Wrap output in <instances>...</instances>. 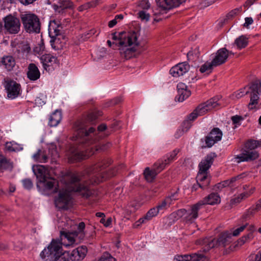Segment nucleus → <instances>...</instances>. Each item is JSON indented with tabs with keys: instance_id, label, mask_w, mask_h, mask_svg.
<instances>
[{
	"instance_id": "1",
	"label": "nucleus",
	"mask_w": 261,
	"mask_h": 261,
	"mask_svg": "<svg viewBox=\"0 0 261 261\" xmlns=\"http://www.w3.org/2000/svg\"><path fill=\"white\" fill-rule=\"evenodd\" d=\"M101 115V112L97 111L91 112L86 117L77 120L73 124L74 135L79 144L89 146L99 141L101 137L99 134L108 130L106 136L110 134L107 126L105 123L100 124L96 130L93 126L98 117Z\"/></svg>"
},
{
	"instance_id": "2",
	"label": "nucleus",
	"mask_w": 261,
	"mask_h": 261,
	"mask_svg": "<svg viewBox=\"0 0 261 261\" xmlns=\"http://www.w3.org/2000/svg\"><path fill=\"white\" fill-rule=\"evenodd\" d=\"M231 234L227 232L221 233L217 239L212 237H205L197 240V261H209L208 258L202 253H207L211 249L219 246L225 247L231 242Z\"/></svg>"
},
{
	"instance_id": "3",
	"label": "nucleus",
	"mask_w": 261,
	"mask_h": 261,
	"mask_svg": "<svg viewBox=\"0 0 261 261\" xmlns=\"http://www.w3.org/2000/svg\"><path fill=\"white\" fill-rule=\"evenodd\" d=\"M111 164V160H106L105 159L92 167L89 170L91 176L89 184L92 185L98 184L107 179L116 175L118 170L117 168L110 169L106 172H99Z\"/></svg>"
},
{
	"instance_id": "4",
	"label": "nucleus",
	"mask_w": 261,
	"mask_h": 261,
	"mask_svg": "<svg viewBox=\"0 0 261 261\" xmlns=\"http://www.w3.org/2000/svg\"><path fill=\"white\" fill-rule=\"evenodd\" d=\"M217 155L215 152H211L203 159L199 164V171L197 174L199 182L197 180V185L202 189L207 188L210 184L211 179L208 176V170L212 165Z\"/></svg>"
},
{
	"instance_id": "5",
	"label": "nucleus",
	"mask_w": 261,
	"mask_h": 261,
	"mask_svg": "<svg viewBox=\"0 0 261 261\" xmlns=\"http://www.w3.org/2000/svg\"><path fill=\"white\" fill-rule=\"evenodd\" d=\"M44 261L66 258L63 253L62 244L60 241L53 239L47 248H45L40 254Z\"/></svg>"
},
{
	"instance_id": "6",
	"label": "nucleus",
	"mask_w": 261,
	"mask_h": 261,
	"mask_svg": "<svg viewBox=\"0 0 261 261\" xmlns=\"http://www.w3.org/2000/svg\"><path fill=\"white\" fill-rule=\"evenodd\" d=\"M117 32L112 34V39L115 41L113 42V45L116 47H119L125 43L129 45L138 44V37L140 36L139 33L137 31L121 32L117 34Z\"/></svg>"
},
{
	"instance_id": "7",
	"label": "nucleus",
	"mask_w": 261,
	"mask_h": 261,
	"mask_svg": "<svg viewBox=\"0 0 261 261\" xmlns=\"http://www.w3.org/2000/svg\"><path fill=\"white\" fill-rule=\"evenodd\" d=\"M258 145L259 142L257 141H248L245 144V148L242 150V153L235 157L236 159H238L237 162H250L257 159L259 153L255 149Z\"/></svg>"
},
{
	"instance_id": "8",
	"label": "nucleus",
	"mask_w": 261,
	"mask_h": 261,
	"mask_svg": "<svg viewBox=\"0 0 261 261\" xmlns=\"http://www.w3.org/2000/svg\"><path fill=\"white\" fill-rule=\"evenodd\" d=\"M21 22L25 31L30 34L39 33L41 30L40 19L36 14L31 13L20 15Z\"/></svg>"
},
{
	"instance_id": "9",
	"label": "nucleus",
	"mask_w": 261,
	"mask_h": 261,
	"mask_svg": "<svg viewBox=\"0 0 261 261\" xmlns=\"http://www.w3.org/2000/svg\"><path fill=\"white\" fill-rule=\"evenodd\" d=\"M59 155L57 150L56 146L51 144L48 147V155L44 151L39 149L37 152L33 155L34 159L40 163H46L48 159H50L51 164H56Z\"/></svg>"
},
{
	"instance_id": "10",
	"label": "nucleus",
	"mask_w": 261,
	"mask_h": 261,
	"mask_svg": "<svg viewBox=\"0 0 261 261\" xmlns=\"http://www.w3.org/2000/svg\"><path fill=\"white\" fill-rule=\"evenodd\" d=\"M80 179L79 176L73 175L71 178V182L74 184L73 191L79 193L83 198L85 199L92 197L95 191L88 186V183L80 182Z\"/></svg>"
},
{
	"instance_id": "11",
	"label": "nucleus",
	"mask_w": 261,
	"mask_h": 261,
	"mask_svg": "<svg viewBox=\"0 0 261 261\" xmlns=\"http://www.w3.org/2000/svg\"><path fill=\"white\" fill-rule=\"evenodd\" d=\"M98 150V148L96 146H95L94 147H90L86 149L85 151H79L77 149H73V150H71L70 154L68 156V160L70 162H79L82 160L88 158Z\"/></svg>"
},
{
	"instance_id": "12",
	"label": "nucleus",
	"mask_w": 261,
	"mask_h": 261,
	"mask_svg": "<svg viewBox=\"0 0 261 261\" xmlns=\"http://www.w3.org/2000/svg\"><path fill=\"white\" fill-rule=\"evenodd\" d=\"M71 199L70 194L67 191H60L58 196L55 198V206L59 210H67L71 203Z\"/></svg>"
},
{
	"instance_id": "13",
	"label": "nucleus",
	"mask_w": 261,
	"mask_h": 261,
	"mask_svg": "<svg viewBox=\"0 0 261 261\" xmlns=\"http://www.w3.org/2000/svg\"><path fill=\"white\" fill-rule=\"evenodd\" d=\"M40 60L44 70L48 72L54 71L59 65V61L57 58L50 54L42 55L40 57Z\"/></svg>"
},
{
	"instance_id": "14",
	"label": "nucleus",
	"mask_w": 261,
	"mask_h": 261,
	"mask_svg": "<svg viewBox=\"0 0 261 261\" xmlns=\"http://www.w3.org/2000/svg\"><path fill=\"white\" fill-rule=\"evenodd\" d=\"M219 100L218 97H214L207 100L206 102L199 105L197 107V117L198 116H202L209 111L216 108L219 105L218 102Z\"/></svg>"
},
{
	"instance_id": "15",
	"label": "nucleus",
	"mask_w": 261,
	"mask_h": 261,
	"mask_svg": "<svg viewBox=\"0 0 261 261\" xmlns=\"http://www.w3.org/2000/svg\"><path fill=\"white\" fill-rule=\"evenodd\" d=\"M4 27L10 34H16L20 30L19 20L11 15L6 17L4 19Z\"/></svg>"
},
{
	"instance_id": "16",
	"label": "nucleus",
	"mask_w": 261,
	"mask_h": 261,
	"mask_svg": "<svg viewBox=\"0 0 261 261\" xmlns=\"http://www.w3.org/2000/svg\"><path fill=\"white\" fill-rule=\"evenodd\" d=\"M5 87L7 96L10 98L14 99L20 94V85L15 81L10 80L6 82Z\"/></svg>"
},
{
	"instance_id": "17",
	"label": "nucleus",
	"mask_w": 261,
	"mask_h": 261,
	"mask_svg": "<svg viewBox=\"0 0 261 261\" xmlns=\"http://www.w3.org/2000/svg\"><path fill=\"white\" fill-rule=\"evenodd\" d=\"M140 45L139 41H138V44L129 45L128 43H125L123 45H121L119 47L120 54L121 56L126 60H128L135 56V53L137 50L136 47Z\"/></svg>"
},
{
	"instance_id": "18",
	"label": "nucleus",
	"mask_w": 261,
	"mask_h": 261,
	"mask_svg": "<svg viewBox=\"0 0 261 261\" xmlns=\"http://www.w3.org/2000/svg\"><path fill=\"white\" fill-rule=\"evenodd\" d=\"M67 253L71 261H81L86 255L87 248L86 246H81Z\"/></svg>"
},
{
	"instance_id": "19",
	"label": "nucleus",
	"mask_w": 261,
	"mask_h": 261,
	"mask_svg": "<svg viewBox=\"0 0 261 261\" xmlns=\"http://www.w3.org/2000/svg\"><path fill=\"white\" fill-rule=\"evenodd\" d=\"M190 69V65L186 62L177 64L170 70V73L174 77H178L183 75Z\"/></svg>"
},
{
	"instance_id": "20",
	"label": "nucleus",
	"mask_w": 261,
	"mask_h": 261,
	"mask_svg": "<svg viewBox=\"0 0 261 261\" xmlns=\"http://www.w3.org/2000/svg\"><path fill=\"white\" fill-rule=\"evenodd\" d=\"M229 56V50L226 48H222L217 50L215 58L212 60L215 66L225 63Z\"/></svg>"
},
{
	"instance_id": "21",
	"label": "nucleus",
	"mask_w": 261,
	"mask_h": 261,
	"mask_svg": "<svg viewBox=\"0 0 261 261\" xmlns=\"http://www.w3.org/2000/svg\"><path fill=\"white\" fill-rule=\"evenodd\" d=\"M158 5L164 10L178 7L186 0H155Z\"/></svg>"
},
{
	"instance_id": "22",
	"label": "nucleus",
	"mask_w": 261,
	"mask_h": 261,
	"mask_svg": "<svg viewBox=\"0 0 261 261\" xmlns=\"http://www.w3.org/2000/svg\"><path fill=\"white\" fill-rule=\"evenodd\" d=\"M33 171L34 174L36 176L38 179V182L45 181L46 175V169L45 166L43 165H36L33 167Z\"/></svg>"
},
{
	"instance_id": "23",
	"label": "nucleus",
	"mask_w": 261,
	"mask_h": 261,
	"mask_svg": "<svg viewBox=\"0 0 261 261\" xmlns=\"http://www.w3.org/2000/svg\"><path fill=\"white\" fill-rule=\"evenodd\" d=\"M54 8L56 12L59 13L64 12V10L73 8V4L69 0H59L58 5H54Z\"/></svg>"
},
{
	"instance_id": "24",
	"label": "nucleus",
	"mask_w": 261,
	"mask_h": 261,
	"mask_svg": "<svg viewBox=\"0 0 261 261\" xmlns=\"http://www.w3.org/2000/svg\"><path fill=\"white\" fill-rule=\"evenodd\" d=\"M28 69L27 77L29 80L34 81L39 79L40 73L38 68L35 64H30Z\"/></svg>"
},
{
	"instance_id": "25",
	"label": "nucleus",
	"mask_w": 261,
	"mask_h": 261,
	"mask_svg": "<svg viewBox=\"0 0 261 261\" xmlns=\"http://www.w3.org/2000/svg\"><path fill=\"white\" fill-rule=\"evenodd\" d=\"M196 118V109L192 113L189 114L187 117V119L184 120L180 125V127L186 133L191 128L192 123Z\"/></svg>"
},
{
	"instance_id": "26",
	"label": "nucleus",
	"mask_w": 261,
	"mask_h": 261,
	"mask_svg": "<svg viewBox=\"0 0 261 261\" xmlns=\"http://www.w3.org/2000/svg\"><path fill=\"white\" fill-rule=\"evenodd\" d=\"M159 211L155 207H153L149 210L143 218H140L136 222L137 226H139L142 223H145L146 221L150 220L152 218L156 216Z\"/></svg>"
},
{
	"instance_id": "27",
	"label": "nucleus",
	"mask_w": 261,
	"mask_h": 261,
	"mask_svg": "<svg viewBox=\"0 0 261 261\" xmlns=\"http://www.w3.org/2000/svg\"><path fill=\"white\" fill-rule=\"evenodd\" d=\"M2 63L7 71H10L14 67L16 62L15 58L12 56H4L2 59Z\"/></svg>"
},
{
	"instance_id": "28",
	"label": "nucleus",
	"mask_w": 261,
	"mask_h": 261,
	"mask_svg": "<svg viewBox=\"0 0 261 261\" xmlns=\"http://www.w3.org/2000/svg\"><path fill=\"white\" fill-rule=\"evenodd\" d=\"M196 219V204H193L188 210V215L185 217V221L187 224H192Z\"/></svg>"
},
{
	"instance_id": "29",
	"label": "nucleus",
	"mask_w": 261,
	"mask_h": 261,
	"mask_svg": "<svg viewBox=\"0 0 261 261\" xmlns=\"http://www.w3.org/2000/svg\"><path fill=\"white\" fill-rule=\"evenodd\" d=\"M61 119V112L57 110L50 116L49 124L51 126H56L60 123Z\"/></svg>"
},
{
	"instance_id": "30",
	"label": "nucleus",
	"mask_w": 261,
	"mask_h": 261,
	"mask_svg": "<svg viewBox=\"0 0 261 261\" xmlns=\"http://www.w3.org/2000/svg\"><path fill=\"white\" fill-rule=\"evenodd\" d=\"M221 199L218 193H212L205 197V202L208 204L214 205L220 202Z\"/></svg>"
},
{
	"instance_id": "31",
	"label": "nucleus",
	"mask_w": 261,
	"mask_h": 261,
	"mask_svg": "<svg viewBox=\"0 0 261 261\" xmlns=\"http://www.w3.org/2000/svg\"><path fill=\"white\" fill-rule=\"evenodd\" d=\"M85 228V224L83 222H80L78 225L77 230L73 232V234L76 237H78V238L81 241L83 240L85 236L84 232V229Z\"/></svg>"
},
{
	"instance_id": "32",
	"label": "nucleus",
	"mask_w": 261,
	"mask_h": 261,
	"mask_svg": "<svg viewBox=\"0 0 261 261\" xmlns=\"http://www.w3.org/2000/svg\"><path fill=\"white\" fill-rule=\"evenodd\" d=\"M13 166L10 160L0 155V171L12 170Z\"/></svg>"
},
{
	"instance_id": "33",
	"label": "nucleus",
	"mask_w": 261,
	"mask_h": 261,
	"mask_svg": "<svg viewBox=\"0 0 261 261\" xmlns=\"http://www.w3.org/2000/svg\"><path fill=\"white\" fill-rule=\"evenodd\" d=\"M248 43V38L244 35H242L237 38L234 41V44L239 49L244 48L247 46Z\"/></svg>"
},
{
	"instance_id": "34",
	"label": "nucleus",
	"mask_w": 261,
	"mask_h": 261,
	"mask_svg": "<svg viewBox=\"0 0 261 261\" xmlns=\"http://www.w3.org/2000/svg\"><path fill=\"white\" fill-rule=\"evenodd\" d=\"M174 261H196V253L184 255H177L174 257Z\"/></svg>"
},
{
	"instance_id": "35",
	"label": "nucleus",
	"mask_w": 261,
	"mask_h": 261,
	"mask_svg": "<svg viewBox=\"0 0 261 261\" xmlns=\"http://www.w3.org/2000/svg\"><path fill=\"white\" fill-rule=\"evenodd\" d=\"M145 179L148 182H152L158 175L154 169L150 170L149 167H146L144 171Z\"/></svg>"
},
{
	"instance_id": "36",
	"label": "nucleus",
	"mask_w": 261,
	"mask_h": 261,
	"mask_svg": "<svg viewBox=\"0 0 261 261\" xmlns=\"http://www.w3.org/2000/svg\"><path fill=\"white\" fill-rule=\"evenodd\" d=\"M214 67L216 66L213 63L212 61L211 62H206L201 66L199 71L201 73L206 72V74H208L212 72Z\"/></svg>"
},
{
	"instance_id": "37",
	"label": "nucleus",
	"mask_w": 261,
	"mask_h": 261,
	"mask_svg": "<svg viewBox=\"0 0 261 261\" xmlns=\"http://www.w3.org/2000/svg\"><path fill=\"white\" fill-rule=\"evenodd\" d=\"M191 94V92L188 90H179L178 91V95L175 98V101L182 102Z\"/></svg>"
},
{
	"instance_id": "38",
	"label": "nucleus",
	"mask_w": 261,
	"mask_h": 261,
	"mask_svg": "<svg viewBox=\"0 0 261 261\" xmlns=\"http://www.w3.org/2000/svg\"><path fill=\"white\" fill-rule=\"evenodd\" d=\"M60 234L61 237H64L65 238H66L68 241H69V243L70 244V245H73V244H77L79 242H75L76 239L78 238V237H76L73 234V232L71 233H69L68 232L61 231L60 232Z\"/></svg>"
},
{
	"instance_id": "39",
	"label": "nucleus",
	"mask_w": 261,
	"mask_h": 261,
	"mask_svg": "<svg viewBox=\"0 0 261 261\" xmlns=\"http://www.w3.org/2000/svg\"><path fill=\"white\" fill-rule=\"evenodd\" d=\"M223 135L222 131L218 127L213 128L208 134V136L215 139L216 141H220Z\"/></svg>"
},
{
	"instance_id": "40",
	"label": "nucleus",
	"mask_w": 261,
	"mask_h": 261,
	"mask_svg": "<svg viewBox=\"0 0 261 261\" xmlns=\"http://www.w3.org/2000/svg\"><path fill=\"white\" fill-rule=\"evenodd\" d=\"M248 90H251L250 93H260L261 92V83L258 81H256L251 83L250 86H246Z\"/></svg>"
},
{
	"instance_id": "41",
	"label": "nucleus",
	"mask_w": 261,
	"mask_h": 261,
	"mask_svg": "<svg viewBox=\"0 0 261 261\" xmlns=\"http://www.w3.org/2000/svg\"><path fill=\"white\" fill-rule=\"evenodd\" d=\"M50 42L51 47L55 50L61 49L63 46V43L61 42L59 37H55L51 38Z\"/></svg>"
},
{
	"instance_id": "42",
	"label": "nucleus",
	"mask_w": 261,
	"mask_h": 261,
	"mask_svg": "<svg viewBox=\"0 0 261 261\" xmlns=\"http://www.w3.org/2000/svg\"><path fill=\"white\" fill-rule=\"evenodd\" d=\"M45 181L44 182H37V187H39V184H42L45 190H51L52 189L55 185L54 179L49 178L48 176L45 177Z\"/></svg>"
},
{
	"instance_id": "43",
	"label": "nucleus",
	"mask_w": 261,
	"mask_h": 261,
	"mask_svg": "<svg viewBox=\"0 0 261 261\" xmlns=\"http://www.w3.org/2000/svg\"><path fill=\"white\" fill-rule=\"evenodd\" d=\"M167 165L164 160H159L154 164L152 169H154L158 174L165 168Z\"/></svg>"
},
{
	"instance_id": "44",
	"label": "nucleus",
	"mask_w": 261,
	"mask_h": 261,
	"mask_svg": "<svg viewBox=\"0 0 261 261\" xmlns=\"http://www.w3.org/2000/svg\"><path fill=\"white\" fill-rule=\"evenodd\" d=\"M253 238V234L252 232H249L246 235L243 236L242 238L239 239L237 241L236 246H241L244 244L246 242L252 240Z\"/></svg>"
},
{
	"instance_id": "45",
	"label": "nucleus",
	"mask_w": 261,
	"mask_h": 261,
	"mask_svg": "<svg viewBox=\"0 0 261 261\" xmlns=\"http://www.w3.org/2000/svg\"><path fill=\"white\" fill-rule=\"evenodd\" d=\"M247 87H245L243 88L240 89L239 91H237L236 92L233 93L231 95V98L232 99H239L242 97L243 95L248 94L250 93L249 90L245 91Z\"/></svg>"
},
{
	"instance_id": "46",
	"label": "nucleus",
	"mask_w": 261,
	"mask_h": 261,
	"mask_svg": "<svg viewBox=\"0 0 261 261\" xmlns=\"http://www.w3.org/2000/svg\"><path fill=\"white\" fill-rule=\"evenodd\" d=\"M179 151L180 150L179 149H175L171 152L169 155H167L166 159L164 160L167 165L169 164L176 159V155Z\"/></svg>"
},
{
	"instance_id": "47",
	"label": "nucleus",
	"mask_w": 261,
	"mask_h": 261,
	"mask_svg": "<svg viewBox=\"0 0 261 261\" xmlns=\"http://www.w3.org/2000/svg\"><path fill=\"white\" fill-rule=\"evenodd\" d=\"M98 4L97 1H93L90 2L86 3L78 8V10L79 11H83L85 10H87L90 8L95 7Z\"/></svg>"
},
{
	"instance_id": "48",
	"label": "nucleus",
	"mask_w": 261,
	"mask_h": 261,
	"mask_svg": "<svg viewBox=\"0 0 261 261\" xmlns=\"http://www.w3.org/2000/svg\"><path fill=\"white\" fill-rule=\"evenodd\" d=\"M255 213V212L251 207L244 213L242 216V219L243 221L249 220L251 217H253Z\"/></svg>"
},
{
	"instance_id": "49",
	"label": "nucleus",
	"mask_w": 261,
	"mask_h": 261,
	"mask_svg": "<svg viewBox=\"0 0 261 261\" xmlns=\"http://www.w3.org/2000/svg\"><path fill=\"white\" fill-rule=\"evenodd\" d=\"M98 261H116V259L114 258L110 253L105 252L98 260Z\"/></svg>"
},
{
	"instance_id": "50",
	"label": "nucleus",
	"mask_w": 261,
	"mask_h": 261,
	"mask_svg": "<svg viewBox=\"0 0 261 261\" xmlns=\"http://www.w3.org/2000/svg\"><path fill=\"white\" fill-rule=\"evenodd\" d=\"M167 204H170V198H166L164 200H163L161 203L159 204L156 207L159 210V211L163 210L166 208V205Z\"/></svg>"
},
{
	"instance_id": "51",
	"label": "nucleus",
	"mask_w": 261,
	"mask_h": 261,
	"mask_svg": "<svg viewBox=\"0 0 261 261\" xmlns=\"http://www.w3.org/2000/svg\"><path fill=\"white\" fill-rule=\"evenodd\" d=\"M23 186L24 188L27 190H30L33 186V184L32 180L30 178H25L22 180Z\"/></svg>"
},
{
	"instance_id": "52",
	"label": "nucleus",
	"mask_w": 261,
	"mask_h": 261,
	"mask_svg": "<svg viewBox=\"0 0 261 261\" xmlns=\"http://www.w3.org/2000/svg\"><path fill=\"white\" fill-rule=\"evenodd\" d=\"M215 0H203L199 4V9H203L209 6L212 5L215 2Z\"/></svg>"
},
{
	"instance_id": "53",
	"label": "nucleus",
	"mask_w": 261,
	"mask_h": 261,
	"mask_svg": "<svg viewBox=\"0 0 261 261\" xmlns=\"http://www.w3.org/2000/svg\"><path fill=\"white\" fill-rule=\"evenodd\" d=\"M242 10V8H236L230 12H229L226 15V18L227 19H229L233 17L234 16L237 15L239 13H240Z\"/></svg>"
},
{
	"instance_id": "54",
	"label": "nucleus",
	"mask_w": 261,
	"mask_h": 261,
	"mask_svg": "<svg viewBox=\"0 0 261 261\" xmlns=\"http://www.w3.org/2000/svg\"><path fill=\"white\" fill-rule=\"evenodd\" d=\"M139 17L142 20L145 21H148L149 20L150 15L146 11L143 10L138 13Z\"/></svg>"
},
{
	"instance_id": "55",
	"label": "nucleus",
	"mask_w": 261,
	"mask_h": 261,
	"mask_svg": "<svg viewBox=\"0 0 261 261\" xmlns=\"http://www.w3.org/2000/svg\"><path fill=\"white\" fill-rule=\"evenodd\" d=\"M255 188L253 187L251 188V189L249 190V191H246L244 193H242L240 194L239 196L241 200L243 199H245L246 198L248 197L249 196H250L254 191Z\"/></svg>"
},
{
	"instance_id": "56",
	"label": "nucleus",
	"mask_w": 261,
	"mask_h": 261,
	"mask_svg": "<svg viewBox=\"0 0 261 261\" xmlns=\"http://www.w3.org/2000/svg\"><path fill=\"white\" fill-rule=\"evenodd\" d=\"M205 141V143L208 147H211L215 144V143L219 141H216L215 139L212 138V137H210L208 135L206 137Z\"/></svg>"
},
{
	"instance_id": "57",
	"label": "nucleus",
	"mask_w": 261,
	"mask_h": 261,
	"mask_svg": "<svg viewBox=\"0 0 261 261\" xmlns=\"http://www.w3.org/2000/svg\"><path fill=\"white\" fill-rule=\"evenodd\" d=\"M61 27V26L60 25H58L57 28L54 29V35L53 34V33L51 32V29H49V35L51 38H53L55 37H59L61 36V34L60 33V30L59 29V28Z\"/></svg>"
},
{
	"instance_id": "58",
	"label": "nucleus",
	"mask_w": 261,
	"mask_h": 261,
	"mask_svg": "<svg viewBox=\"0 0 261 261\" xmlns=\"http://www.w3.org/2000/svg\"><path fill=\"white\" fill-rule=\"evenodd\" d=\"M139 6L143 10H147L150 7V4L148 0H142L140 2Z\"/></svg>"
},
{
	"instance_id": "59",
	"label": "nucleus",
	"mask_w": 261,
	"mask_h": 261,
	"mask_svg": "<svg viewBox=\"0 0 261 261\" xmlns=\"http://www.w3.org/2000/svg\"><path fill=\"white\" fill-rule=\"evenodd\" d=\"M247 225H248V224L246 223L245 225H243L240 226V227L237 228L236 229H235L233 232L232 235L233 236H238L241 232L243 231L245 229V228L246 227V226Z\"/></svg>"
},
{
	"instance_id": "60",
	"label": "nucleus",
	"mask_w": 261,
	"mask_h": 261,
	"mask_svg": "<svg viewBox=\"0 0 261 261\" xmlns=\"http://www.w3.org/2000/svg\"><path fill=\"white\" fill-rule=\"evenodd\" d=\"M245 23L243 24V26L245 28H249V26L251 24H252L253 22V19L252 17H246L245 18Z\"/></svg>"
},
{
	"instance_id": "61",
	"label": "nucleus",
	"mask_w": 261,
	"mask_h": 261,
	"mask_svg": "<svg viewBox=\"0 0 261 261\" xmlns=\"http://www.w3.org/2000/svg\"><path fill=\"white\" fill-rule=\"evenodd\" d=\"M243 119L241 116L236 115L231 117V120L233 124H238L241 120Z\"/></svg>"
},
{
	"instance_id": "62",
	"label": "nucleus",
	"mask_w": 261,
	"mask_h": 261,
	"mask_svg": "<svg viewBox=\"0 0 261 261\" xmlns=\"http://www.w3.org/2000/svg\"><path fill=\"white\" fill-rule=\"evenodd\" d=\"M186 133L185 130H184L180 127L177 130L176 133L174 134V137L175 138L178 139L181 136L184 135V134Z\"/></svg>"
},
{
	"instance_id": "63",
	"label": "nucleus",
	"mask_w": 261,
	"mask_h": 261,
	"mask_svg": "<svg viewBox=\"0 0 261 261\" xmlns=\"http://www.w3.org/2000/svg\"><path fill=\"white\" fill-rule=\"evenodd\" d=\"M251 207L255 212V213L259 211L261 209V199L257 201L255 205H253L251 206Z\"/></svg>"
},
{
	"instance_id": "64",
	"label": "nucleus",
	"mask_w": 261,
	"mask_h": 261,
	"mask_svg": "<svg viewBox=\"0 0 261 261\" xmlns=\"http://www.w3.org/2000/svg\"><path fill=\"white\" fill-rule=\"evenodd\" d=\"M258 103V101L256 100V99H253L250 98V102L248 105V107L249 109L251 110L254 108L253 106L257 105Z\"/></svg>"
}]
</instances>
